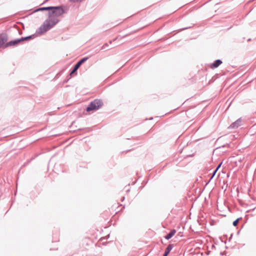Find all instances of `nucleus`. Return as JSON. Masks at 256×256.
Here are the masks:
<instances>
[{"label": "nucleus", "mask_w": 256, "mask_h": 256, "mask_svg": "<svg viewBox=\"0 0 256 256\" xmlns=\"http://www.w3.org/2000/svg\"><path fill=\"white\" fill-rule=\"evenodd\" d=\"M176 233L175 230H172L168 234L165 236V238L166 240L170 239Z\"/></svg>", "instance_id": "7"}, {"label": "nucleus", "mask_w": 256, "mask_h": 256, "mask_svg": "<svg viewBox=\"0 0 256 256\" xmlns=\"http://www.w3.org/2000/svg\"><path fill=\"white\" fill-rule=\"evenodd\" d=\"M58 21L59 20L57 18H52L49 16L48 19L46 20L40 27L36 31V33L38 34H43L56 25Z\"/></svg>", "instance_id": "1"}, {"label": "nucleus", "mask_w": 256, "mask_h": 256, "mask_svg": "<svg viewBox=\"0 0 256 256\" xmlns=\"http://www.w3.org/2000/svg\"><path fill=\"white\" fill-rule=\"evenodd\" d=\"M103 105L102 102L98 99L94 100L92 102L88 107L86 108L87 112H90L91 110H94L99 109Z\"/></svg>", "instance_id": "2"}, {"label": "nucleus", "mask_w": 256, "mask_h": 256, "mask_svg": "<svg viewBox=\"0 0 256 256\" xmlns=\"http://www.w3.org/2000/svg\"><path fill=\"white\" fill-rule=\"evenodd\" d=\"M172 244H169L165 250V252L164 254V256H167L168 254L170 253V251L172 250Z\"/></svg>", "instance_id": "8"}, {"label": "nucleus", "mask_w": 256, "mask_h": 256, "mask_svg": "<svg viewBox=\"0 0 256 256\" xmlns=\"http://www.w3.org/2000/svg\"><path fill=\"white\" fill-rule=\"evenodd\" d=\"M222 64V62L220 60H216L210 66L211 68H218L219 66H220Z\"/></svg>", "instance_id": "6"}, {"label": "nucleus", "mask_w": 256, "mask_h": 256, "mask_svg": "<svg viewBox=\"0 0 256 256\" xmlns=\"http://www.w3.org/2000/svg\"><path fill=\"white\" fill-rule=\"evenodd\" d=\"M82 0H70V2H78L82 1Z\"/></svg>", "instance_id": "15"}, {"label": "nucleus", "mask_w": 256, "mask_h": 256, "mask_svg": "<svg viewBox=\"0 0 256 256\" xmlns=\"http://www.w3.org/2000/svg\"><path fill=\"white\" fill-rule=\"evenodd\" d=\"M222 162L220 163L218 166V167L216 168L215 170L214 171V173H213V175L212 176L211 178H212L215 175L216 173V172L217 170L219 169V168L221 166V164H222Z\"/></svg>", "instance_id": "13"}, {"label": "nucleus", "mask_w": 256, "mask_h": 256, "mask_svg": "<svg viewBox=\"0 0 256 256\" xmlns=\"http://www.w3.org/2000/svg\"><path fill=\"white\" fill-rule=\"evenodd\" d=\"M80 66L78 63H77L75 65L74 70L70 72V75H72L77 70L80 68Z\"/></svg>", "instance_id": "9"}, {"label": "nucleus", "mask_w": 256, "mask_h": 256, "mask_svg": "<svg viewBox=\"0 0 256 256\" xmlns=\"http://www.w3.org/2000/svg\"><path fill=\"white\" fill-rule=\"evenodd\" d=\"M238 219H237L233 222V225L234 226H236L238 224Z\"/></svg>", "instance_id": "14"}, {"label": "nucleus", "mask_w": 256, "mask_h": 256, "mask_svg": "<svg viewBox=\"0 0 256 256\" xmlns=\"http://www.w3.org/2000/svg\"><path fill=\"white\" fill-rule=\"evenodd\" d=\"M88 59V58H84L80 60L78 63L80 66Z\"/></svg>", "instance_id": "12"}, {"label": "nucleus", "mask_w": 256, "mask_h": 256, "mask_svg": "<svg viewBox=\"0 0 256 256\" xmlns=\"http://www.w3.org/2000/svg\"><path fill=\"white\" fill-rule=\"evenodd\" d=\"M52 8V7H44V8H40L36 10V11L38 10H50Z\"/></svg>", "instance_id": "11"}, {"label": "nucleus", "mask_w": 256, "mask_h": 256, "mask_svg": "<svg viewBox=\"0 0 256 256\" xmlns=\"http://www.w3.org/2000/svg\"><path fill=\"white\" fill-rule=\"evenodd\" d=\"M30 37L22 38L20 39L12 40L7 42L6 44V46H14L19 44L20 42H22L24 40L28 39Z\"/></svg>", "instance_id": "4"}, {"label": "nucleus", "mask_w": 256, "mask_h": 256, "mask_svg": "<svg viewBox=\"0 0 256 256\" xmlns=\"http://www.w3.org/2000/svg\"><path fill=\"white\" fill-rule=\"evenodd\" d=\"M8 40V36L5 34H0V47L4 44Z\"/></svg>", "instance_id": "5"}, {"label": "nucleus", "mask_w": 256, "mask_h": 256, "mask_svg": "<svg viewBox=\"0 0 256 256\" xmlns=\"http://www.w3.org/2000/svg\"><path fill=\"white\" fill-rule=\"evenodd\" d=\"M52 12L50 14V16L52 18H57L64 13V10L62 7H52Z\"/></svg>", "instance_id": "3"}, {"label": "nucleus", "mask_w": 256, "mask_h": 256, "mask_svg": "<svg viewBox=\"0 0 256 256\" xmlns=\"http://www.w3.org/2000/svg\"><path fill=\"white\" fill-rule=\"evenodd\" d=\"M240 122V120H238L236 122H234L230 126L232 128H234L236 127H238V124H239V123Z\"/></svg>", "instance_id": "10"}]
</instances>
